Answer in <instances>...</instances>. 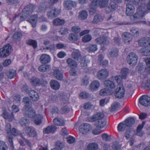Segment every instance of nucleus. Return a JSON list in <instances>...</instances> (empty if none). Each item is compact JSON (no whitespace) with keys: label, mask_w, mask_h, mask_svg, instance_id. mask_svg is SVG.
Returning <instances> with one entry per match:
<instances>
[{"label":"nucleus","mask_w":150,"mask_h":150,"mask_svg":"<svg viewBox=\"0 0 150 150\" xmlns=\"http://www.w3.org/2000/svg\"><path fill=\"white\" fill-rule=\"evenodd\" d=\"M29 94L33 100L37 101L39 98V96L38 93L34 90H31L29 92Z\"/></svg>","instance_id":"5701e85b"},{"label":"nucleus","mask_w":150,"mask_h":150,"mask_svg":"<svg viewBox=\"0 0 150 150\" xmlns=\"http://www.w3.org/2000/svg\"><path fill=\"white\" fill-rule=\"evenodd\" d=\"M104 84L106 87L110 88L111 90L112 89L114 88L116 86L115 82L110 80H105Z\"/></svg>","instance_id":"ea45409f"},{"label":"nucleus","mask_w":150,"mask_h":150,"mask_svg":"<svg viewBox=\"0 0 150 150\" xmlns=\"http://www.w3.org/2000/svg\"><path fill=\"white\" fill-rule=\"evenodd\" d=\"M23 113L26 116L31 118L36 114L35 111L31 107L26 108L23 111Z\"/></svg>","instance_id":"0eeeda50"},{"label":"nucleus","mask_w":150,"mask_h":150,"mask_svg":"<svg viewBox=\"0 0 150 150\" xmlns=\"http://www.w3.org/2000/svg\"><path fill=\"white\" fill-rule=\"evenodd\" d=\"M109 72L107 70L103 69L98 71L97 74V76L99 79L103 80L107 78Z\"/></svg>","instance_id":"9b49d317"},{"label":"nucleus","mask_w":150,"mask_h":150,"mask_svg":"<svg viewBox=\"0 0 150 150\" xmlns=\"http://www.w3.org/2000/svg\"><path fill=\"white\" fill-rule=\"evenodd\" d=\"M76 3L71 0L65 1L63 3L64 8L68 10L71 9L73 7H76Z\"/></svg>","instance_id":"9d476101"},{"label":"nucleus","mask_w":150,"mask_h":150,"mask_svg":"<svg viewBox=\"0 0 150 150\" xmlns=\"http://www.w3.org/2000/svg\"><path fill=\"white\" fill-rule=\"evenodd\" d=\"M66 62L68 67L72 69H75L77 67V62L71 58H69L66 60Z\"/></svg>","instance_id":"412c9836"},{"label":"nucleus","mask_w":150,"mask_h":150,"mask_svg":"<svg viewBox=\"0 0 150 150\" xmlns=\"http://www.w3.org/2000/svg\"><path fill=\"white\" fill-rule=\"evenodd\" d=\"M72 31L76 33H78L81 31L80 27L78 26H74L71 28Z\"/></svg>","instance_id":"338daca9"},{"label":"nucleus","mask_w":150,"mask_h":150,"mask_svg":"<svg viewBox=\"0 0 150 150\" xmlns=\"http://www.w3.org/2000/svg\"><path fill=\"white\" fill-rule=\"evenodd\" d=\"M104 117V115L103 112H98L94 114L91 117V121L92 122L98 121L102 120Z\"/></svg>","instance_id":"ddd939ff"},{"label":"nucleus","mask_w":150,"mask_h":150,"mask_svg":"<svg viewBox=\"0 0 150 150\" xmlns=\"http://www.w3.org/2000/svg\"><path fill=\"white\" fill-rule=\"evenodd\" d=\"M126 126L125 123L121 122L118 125L117 129L118 131L120 132H123L126 128Z\"/></svg>","instance_id":"864d4df0"},{"label":"nucleus","mask_w":150,"mask_h":150,"mask_svg":"<svg viewBox=\"0 0 150 150\" xmlns=\"http://www.w3.org/2000/svg\"><path fill=\"white\" fill-rule=\"evenodd\" d=\"M121 74L122 78H125L129 73V69L127 68H123L121 70Z\"/></svg>","instance_id":"13d9d810"},{"label":"nucleus","mask_w":150,"mask_h":150,"mask_svg":"<svg viewBox=\"0 0 150 150\" xmlns=\"http://www.w3.org/2000/svg\"><path fill=\"white\" fill-rule=\"evenodd\" d=\"M26 43L29 45L32 46L34 49L37 47V42L35 40L30 39L26 41Z\"/></svg>","instance_id":"c03bdc74"},{"label":"nucleus","mask_w":150,"mask_h":150,"mask_svg":"<svg viewBox=\"0 0 150 150\" xmlns=\"http://www.w3.org/2000/svg\"><path fill=\"white\" fill-rule=\"evenodd\" d=\"M140 52L142 55L150 56V49H146L145 47H143L140 49Z\"/></svg>","instance_id":"8fccbe9b"},{"label":"nucleus","mask_w":150,"mask_h":150,"mask_svg":"<svg viewBox=\"0 0 150 150\" xmlns=\"http://www.w3.org/2000/svg\"><path fill=\"white\" fill-rule=\"evenodd\" d=\"M92 127L91 125L88 123H83L79 127V131L80 135H82L86 134L91 129Z\"/></svg>","instance_id":"20e7f679"},{"label":"nucleus","mask_w":150,"mask_h":150,"mask_svg":"<svg viewBox=\"0 0 150 150\" xmlns=\"http://www.w3.org/2000/svg\"><path fill=\"white\" fill-rule=\"evenodd\" d=\"M50 58L48 54H42L40 58V62L42 64L48 63L50 62Z\"/></svg>","instance_id":"a211bd4d"},{"label":"nucleus","mask_w":150,"mask_h":150,"mask_svg":"<svg viewBox=\"0 0 150 150\" xmlns=\"http://www.w3.org/2000/svg\"><path fill=\"white\" fill-rule=\"evenodd\" d=\"M8 4L13 5L15 6L17 5L19 3L18 0H6Z\"/></svg>","instance_id":"69168bd1"},{"label":"nucleus","mask_w":150,"mask_h":150,"mask_svg":"<svg viewBox=\"0 0 150 150\" xmlns=\"http://www.w3.org/2000/svg\"><path fill=\"white\" fill-rule=\"evenodd\" d=\"M138 57L136 54L133 52L129 54L127 57V61L131 66H134L137 64Z\"/></svg>","instance_id":"39448f33"},{"label":"nucleus","mask_w":150,"mask_h":150,"mask_svg":"<svg viewBox=\"0 0 150 150\" xmlns=\"http://www.w3.org/2000/svg\"><path fill=\"white\" fill-rule=\"evenodd\" d=\"M41 80L40 83L41 85L43 86H46L47 84V82L46 81L45 74H42L40 75Z\"/></svg>","instance_id":"5fc2aeb1"},{"label":"nucleus","mask_w":150,"mask_h":150,"mask_svg":"<svg viewBox=\"0 0 150 150\" xmlns=\"http://www.w3.org/2000/svg\"><path fill=\"white\" fill-rule=\"evenodd\" d=\"M6 74L8 78L11 79L16 76V71L13 69H10L6 71Z\"/></svg>","instance_id":"37998d69"},{"label":"nucleus","mask_w":150,"mask_h":150,"mask_svg":"<svg viewBox=\"0 0 150 150\" xmlns=\"http://www.w3.org/2000/svg\"><path fill=\"white\" fill-rule=\"evenodd\" d=\"M2 115L5 119H8L9 121L11 122L13 118L14 115L13 112H11L10 114H8L6 110H3Z\"/></svg>","instance_id":"cd10ccee"},{"label":"nucleus","mask_w":150,"mask_h":150,"mask_svg":"<svg viewBox=\"0 0 150 150\" xmlns=\"http://www.w3.org/2000/svg\"><path fill=\"white\" fill-rule=\"evenodd\" d=\"M36 8L35 5L33 4H30L27 5L23 9L22 12L25 18L29 16L34 11Z\"/></svg>","instance_id":"f03ea898"},{"label":"nucleus","mask_w":150,"mask_h":150,"mask_svg":"<svg viewBox=\"0 0 150 150\" xmlns=\"http://www.w3.org/2000/svg\"><path fill=\"white\" fill-rule=\"evenodd\" d=\"M25 131L26 135L28 137H35L37 136V133L35 129L32 127H26Z\"/></svg>","instance_id":"423d86ee"},{"label":"nucleus","mask_w":150,"mask_h":150,"mask_svg":"<svg viewBox=\"0 0 150 150\" xmlns=\"http://www.w3.org/2000/svg\"><path fill=\"white\" fill-rule=\"evenodd\" d=\"M118 7V5L115 3H111L107 6L105 8L106 12L107 13H109L114 11Z\"/></svg>","instance_id":"f8f14e48"},{"label":"nucleus","mask_w":150,"mask_h":150,"mask_svg":"<svg viewBox=\"0 0 150 150\" xmlns=\"http://www.w3.org/2000/svg\"><path fill=\"white\" fill-rule=\"evenodd\" d=\"M32 85L34 86H40L41 85L40 79L35 77H32L30 79Z\"/></svg>","instance_id":"f704fd0d"},{"label":"nucleus","mask_w":150,"mask_h":150,"mask_svg":"<svg viewBox=\"0 0 150 150\" xmlns=\"http://www.w3.org/2000/svg\"><path fill=\"white\" fill-rule=\"evenodd\" d=\"M122 37L125 43L129 44L132 42V36L130 33L128 32H124L122 34Z\"/></svg>","instance_id":"2eb2a0df"},{"label":"nucleus","mask_w":150,"mask_h":150,"mask_svg":"<svg viewBox=\"0 0 150 150\" xmlns=\"http://www.w3.org/2000/svg\"><path fill=\"white\" fill-rule=\"evenodd\" d=\"M121 146L118 143L115 142L113 144L112 148L114 150H118L120 149Z\"/></svg>","instance_id":"774afa93"},{"label":"nucleus","mask_w":150,"mask_h":150,"mask_svg":"<svg viewBox=\"0 0 150 150\" xmlns=\"http://www.w3.org/2000/svg\"><path fill=\"white\" fill-rule=\"evenodd\" d=\"M54 123L56 125L58 126H63L64 125V121L60 118L56 117L53 120Z\"/></svg>","instance_id":"49530a36"},{"label":"nucleus","mask_w":150,"mask_h":150,"mask_svg":"<svg viewBox=\"0 0 150 150\" xmlns=\"http://www.w3.org/2000/svg\"><path fill=\"white\" fill-rule=\"evenodd\" d=\"M68 39L70 41L72 42H76L78 40L79 36L78 35L76 34L71 33L69 35Z\"/></svg>","instance_id":"58836bf2"},{"label":"nucleus","mask_w":150,"mask_h":150,"mask_svg":"<svg viewBox=\"0 0 150 150\" xmlns=\"http://www.w3.org/2000/svg\"><path fill=\"white\" fill-rule=\"evenodd\" d=\"M23 101L25 104V106L26 108L29 107V103L30 102V100L28 97H25L23 98Z\"/></svg>","instance_id":"052dcab7"},{"label":"nucleus","mask_w":150,"mask_h":150,"mask_svg":"<svg viewBox=\"0 0 150 150\" xmlns=\"http://www.w3.org/2000/svg\"><path fill=\"white\" fill-rule=\"evenodd\" d=\"M64 147V145L62 143L59 141L56 142L55 148H56L57 149L61 150Z\"/></svg>","instance_id":"bf43d9fd"},{"label":"nucleus","mask_w":150,"mask_h":150,"mask_svg":"<svg viewBox=\"0 0 150 150\" xmlns=\"http://www.w3.org/2000/svg\"><path fill=\"white\" fill-rule=\"evenodd\" d=\"M113 93V91L111 89L108 88H105L101 90L100 92V94L101 96H104L111 95Z\"/></svg>","instance_id":"7c9ffc66"},{"label":"nucleus","mask_w":150,"mask_h":150,"mask_svg":"<svg viewBox=\"0 0 150 150\" xmlns=\"http://www.w3.org/2000/svg\"><path fill=\"white\" fill-rule=\"evenodd\" d=\"M135 120L133 118H129L126 119L125 121V123L126 126L131 127L134 123Z\"/></svg>","instance_id":"a18cd8bd"},{"label":"nucleus","mask_w":150,"mask_h":150,"mask_svg":"<svg viewBox=\"0 0 150 150\" xmlns=\"http://www.w3.org/2000/svg\"><path fill=\"white\" fill-rule=\"evenodd\" d=\"M65 23L64 20L61 19L59 18L54 19L53 21V24L56 26L62 25Z\"/></svg>","instance_id":"de8ad7c7"},{"label":"nucleus","mask_w":150,"mask_h":150,"mask_svg":"<svg viewBox=\"0 0 150 150\" xmlns=\"http://www.w3.org/2000/svg\"><path fill=\"white\" fill-rule=\"evenodd\" d=\"M97 46L96 44L90 45L87 48L88 50L90 52H94L97 50Z\"/></svg>","instance_id":"6e6d98bb"},{"label":"nucleus","mask_w":150,"mask_h":150,"mask_svg":"<svg viewBox=\"0 0 150 150\" xmlns=\"http://www.w3.org/2000/svg\"><path fill=\"white\" fill-rule=\"evenodd\" d=\"M134 10L135 8L133 5L130 3L127 4L126 14L127 16H131L134 12Z\"/></svg>","instance_id":"f3484780"},{"label":"nucleus","mask_w":150,"mask_h":150,"mask_svg":"<svg viewBox=\"0 0 150 150\" xmlns=\"http://www.w3.org/2000/svg\"><path fill=\"white\" fill-rule=\"evenodd\" d=\"M106 122L103 119L97 121L95 124V125L98 128H102L106 125Z\"/></svg>","instance_id":"2f4dec72"},{"label":"nucleus","mask_w":150,"mask_h":150,"mask_svg":"<svg viewBox=\"0 0 150 150\" xmlns=\"http://www.w3.org/2000/svg\"><path fill=\"white\" fill-rule=\"evenodd\" d=\"M33 117L34 123L36 125H39L42 123L43 117L41 115L35 114Z\"/></svg>","instance_id":"b1692460"},{"label":"nucleus","mask_w":150,"mask_h":150,"mask_svg":"<svg viewBox=\"0 0 150 150\" xmlns=\"http://www.w3.org/2000/svg\"><path fill=\"white\" fill-rule=\"evenodd\" d=\"M55 48V46L54 44L51 45L48 47H46L45 48V49L50 50V52L52 53L54 52Z\"/></svg>","instance_id":"0e129e2a"},{"label":"nucleus","mask_w":150,"mask_h":150,"mask_svg":"<svg viewBox=\"0 0 150 150\" xmlns=\"http://www.w3.org/2000/svg\"><path fill=\"white\" fill-rule=\"evenodd\" d=\"M97 5L98 4L100 8L106 7L109 4V0H97L95 1Z\"/></svg>","instance_id":"393cba45"},{"label":"nucleus","mask_w":150,"mask_h":150,"mask_svg":"<svg viewBox=\"0 0 150 150\" xmlns=\"http://www.w3.org/2000/svg\"><path fill=\"white\" fill-rule=\"evenodd\" d=\"M50 85L51 87L54 90H58L60 87L59 82L55 80H52L50 81Z\"/></svg>","instance_id":"a878e982"},{"label":"nucleus","mask_w":150,"mask_h":150,"mask_svg":"<svg viewBox=\"0 0 150 150\" xmlns=\"http://www.w3.org/2000/svg\"><path fill=\"white\" fill-rule=\"evenodd\" d=\"M143 4V3H142V5H139L138 6L136 13L131 17L134 20L142 18L144 14L147 13L146 11L144 10L145 8V4Z\"/></svg>","instance_id":"f257e3e1"},{"label":"nucleus","mask_w":150,"mask_h":150,"mask_svg":"<svg viewBox=\"0 0 150 150\" xmlns=\"http://www.w3.org/2000/svg\"><path fill=\"white\" fill-rule=\"evenodd\" d=\"M145 122H143L142 124L139 125L137 128V132L136 134L137 135L142 136L143 134V132L142 131V129L144 125Z\"/></svg>","instance_id":"4c0bfd02"},{"label":"nucleus","mask_w":150,"mask_h":150,"mask_svg":"<svg viewBox=\"0 0 150 150\" xmlns=\"http://www.w3.org/2000/svg\"><path fill=\"white\" fill-rule=\"evenodd\" d=\"M57 129L56 127L54 125L48 126L44 129V132L45 134H48L50 133H53Z\"/></svg>","instance_id":"bb28decb"},{"label":"nucleus","mask_w":150,"mask_h":150,"mask_svg":"<svg viewBox=\"0 0 150 150\" xmlns=\"http://www.w3.org/2000/svg\"><path fill=\"white\" fill-rule=\"evenodd\" d=\"M70 110L69 108L67 105L62 107L61 109V112L62 114L68 113Z\"/></svg>","instance_id":"680f3d73"},{"label":"nucleus","mask_w":150,"mask_h":150,"mask_svg":"<svg viewBox=\"0 0 150 150\" xmlns=\"http://www.w3.org/2000/svg\"><path fill=\"white\" fill-rule=\"evenodd\" d=\"M98 148V145L96 143H92L88 145L87 148L88 150H96Z\"/></svg>","instance_id":"3c124183"},{"label":"nucleus","mask_w":150,"mask_h":150,"mask_svg":"<svg viewBox=\"0 0 150 150\" xmlns=\"http://www.w3.org/2000/svg\"><path fill=\"white\" fill-rule=\"evenodd\" d=\"M118 50L117 48H114L112 49L109 52V57L113 58L116 57L118 55Z\"/></svg>","instance_id":"603ef678"},{"label":"nucleus","mask_w":150,"mask_h":150,"mask_svg":"<svg viewBox=\"0 0 150 150\" xmlns=\"http://www.w3.org/2000/svg\"><path fill=\"white\" fill-rule=\"evenodd\" d=\"M125 93L124 87L122 86H120L118 88H117L115 95L116 98H121L124 97Z\"/></svg>","instance_id":"4468645a"},{"label":"nucleus","mask_w":150,"mask_h":150,"mask_svg":"<svg viewBox=\"0 0 150 150\" xmlns=\"http://www.w3.org/2000/svg\"><path fill=\"white\" fill-rule=\"evenodd\" d=\"M100 86V82L97 80H95L90 83L89 86V89L93 91H96L98 89Z\"/></svg>","instance_id":"dca6fc26"},{"label":"nucleus","mask_w":150,"mask_h":150,"mask_svg":"<svg viewBox=\"0 0 150 150\" xmlns=\"http://www.w3.org/2000/svg\"><path fill=\"white\" fill-rule=\"evenodd\" d=\"M7 149L8 147L5 143L0 141V150H7Z\"/></svg>","instance_id":"e2e57ef3"},{"label":"nucleus","mask_w":150,"mask_h":150,"mask_svg":"<svg viewBox=\"0 0 150 150\" xmlns=\"http://www.w3.org/2000/svg\"><path fill=\"white\" fill-rule=\"evenodd\" d=\"M12 52L11 46L9 44L6 45L0 49V57L2 58H6Z\"/></svg>","instance_id":"7ed1b4c3"},{"label":"nucleus","mask_w":150,"mask_h":150,"mask_svg":"<svg viewBox=\"0 0 150 150\" xmlns=\"http://www.w3.org/2000/svg\"><path fill=\"white\" fill-rule=\"evenodd\" d=\"M139 44L141 46H146L148 45H150V39L148 37L142 38L139 41Z\"/></svg>","instance_id":"6ab92c4d"},{"label":"nucleus","mask_w":150,"mask_h":150,"mask_svg":"<svg viewBox=\"0 0 150 150\" xmlns=\"http://www.w3.org/2000/svg\"><path fill=\"white\" fill-rule=\"evenodd\" d=\"M120 104L117 102H114L109 108V111L111 112H113L116 111L119 106Z\"/></svg>","instance_id":"09e8293b"},{"label":"nucleus","mask_w":150,"mask_h":150,"mask_svg":"<svg viewBox=\"0 0 150 150\" xmlns=\"http://www.w3.org/2000/svg\"><path fill=\"white\" fill-rule=\"evenodd\" d=\"M135 134L134 130L133 129H127L124 134L126 139H129L132 138Z\"/></svg>","instance_id":"4be33fe9"},{"label":"nucleus","mask_w":150,"mask_h":150,"mask_svg":"<svg viewBox=\"0 0 150 150\" xmlns=\"http://www.w3.org/2000/svg\"><path fill=\"white\" fill-rule=\"evenodd\" d=\"M30 122V121L29 120L25 117L22 118L20 119L19 121V124L22 126H25L28 125Z\"/></svg>","instance_id":"79ce46f5"},{"label":"nucleus","mask_w":150,"mask_h":150,"mask_svg":"<svg viewBox=\"0 0 150 150\" xmlns=\"http://www.w3.org/2000/svg\"><path fill=\"white\" fill-rule=\"evenodd\" d=\"M54 75L57 79L61 80L62 79L63 75L62 73L59 70L55 69L54 72Z\"/></svg>","instance_id":"72a5a7b5"},{"label":"nucleus","mask_w":150,"mask_h":150,"mask_svg":"<svg viewBox=\"0 0 150 150\" xmlns=\"http://www.w3.org/2000/svg\"><path fill=\"white\" fill-rule=\"evenodd\" d=\"M50 66L48 65H42L38 67V70L41 72H45L49 71L50 69Z\"/></svg>","instance_id":"e433bc0d"},{"label":"nucleus","mask_w":150,"mask_h":150,"mask_svg":"<svg viewBox=\"0 0 150 150\" xmlns=\"http://www.w3.org/2000/svg\"><path fill=\"white\" fill-rule=\"evenodd\" d=\"M88 16V14L87 11L85 10H83L79 12L78 18L81 20H84L87 18Z\"/></svg>","instance_id":"473e14b6"},{"label":"nucleus","mask_w":150,"mask_h":150,"mask_svg":"<svg viewBox=\"0 0 150 150\" xmlns=\"http://www.w3.org/2000/svg\"><path fill=\"white\" fill-rule=\"evenodd\" d=\"M139 103L144 106H148L150 105V97L147 96H142L139 100Z\"/></svg>","instance_id":"6e6552de"},{"label":"nucleus","mask_w":150,"mask_h":150,"mask_svg":"<svg viewBox=\"0 0 150 150\" xmlns=\"http://www.w3.org/2000/svg\"><path fill=\"white\" fill-rule=\"evenodd\" d=\"M107 40V37L103 35L101 36L95 40V41L97 43L100 45H104L105 44Z\"/></svg>","instance_id":"c85d7f7f"},{"label":"nucleus","mask_w":150,"mask_h":150,"mask_svg":"<svg viewBox=\"0 0 150 150\" xmlns=\"http://www.w3.org/2000/svg\"><path fill=\"white\" fill-rule=\"evenodd\" d=\"M103 19V16H101L100 14H97L94 16L93 22V23H97L102 21Z\"/></svg>","instance_id":"a19ab883"},{"label":"nucleus","mask_w":150,"mask_h":150,"mask_svg":"<svg viewBox=\"0 0 150 150\" xmlns=\"http://www.w3.org/2000/svg\"><path fill=\"white\" fill-rule=\"evenodd\" d=\"M7 138L9 142L10 146L12 148H13L14 146L13 141V137L12 135L10 134H8L7 136Z\"/></svg>","instance_id":"4d7b16f0"},{"label":"nucleus","mask_w":150,"mask_h":150,"mask_svg":"<svg viewBox=\"0 0 150 150\" xmlns=\"http://www.w3.org/2000/svg\"><path fill=\"white\" fill-rule=\"evenodd\" d=\"M59 12V10L57 8H52L47 12V16L49 18H52L57 16Z\"/></svg>","instance_id":"1a4fd4ad"},{"label":"nucleus","mask_w":150,"mask_h":150,"mask_svg":"<svg viewBox=\"0 0 150 150\" xmlns=\"http://www.w3.org/2000/svg\"><path fill=\"white\" fill-rule=\"evenodd\" d=\"M22 36V34L20 32H16L12 36V39L14 41H20Z\"/></svg>","instance_id":"c9c22d12"},{"label":"nucleus","mask_w":150,"mask_h":150,"mask_svg":"<svg viewBox=\"0 0 150 150\" xmlns=\"http://www.w3.org/2000/svg\"><path fill=\"white\" fill-rule=\"evenodd\" d=\"M71 56L72 58L77 61L81 59L82 57L81 52L78 50L73 51Z\"/></svg>","instance_id":"aec40b11"},{"label":"nucleus","mask_w":150,"mask_h":150,"mask_svg":"<svg viewBox=\"0 0 150 150\" xmlns=\"http://www.w3.org/2000/svg\"><path fill=\"white\" fill-rule=\"evenodd\" d=\"M37 18V16L35 15L32 16L29 18L27 19V21L32 25L33 27H35L36 26Z\"/></svg>","instance_id":"c756f323"}]
</instances>
